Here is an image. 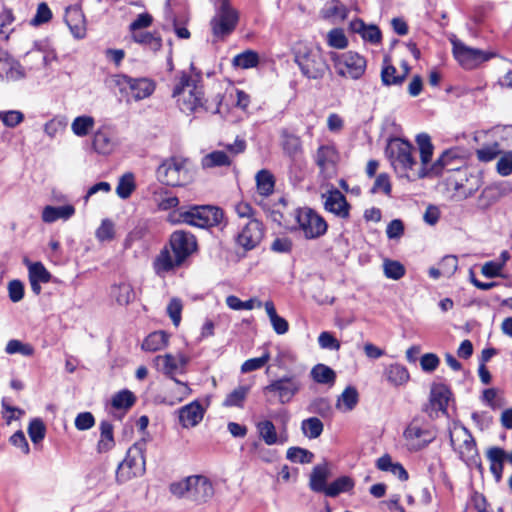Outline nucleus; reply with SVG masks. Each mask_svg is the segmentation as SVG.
<instances>
[{
  "mask_svg": "<svg viewBox=\"0 0 512 512\" xmlns=\"http://www.w3.org/2000/svg\"><path fill=\"white\" fill-rule=\"evenodd\" d=\"M238 19V12L231 7L228 0H223L210 22L215 40H224L229 36L235 30Z\"/></svg>",
  "mask_w": 512,
  "mask_h": 512,
  "instance_id": "11",
  "label": "nucleus"
},
{
  "mask_svg": "<svg viewBox=\"0 0 512 512\" xmlns=\"http://www.w3.org/2000/svg\"><path fill=\"white\" fill-rule=\"evenodd\" d=\"M200 164L204 170L230 167L232 165L231 156L227 155L223 150H214L204 155L201 158Z\"/></svg>",
  "mask_w": 512,
  "mask_h": 512,
  "instance_id": "32",
  "label": "nucleus"
},
{
  "mask_svg": "<svg viewBox=\"0 0 512 512\" xmlns=\"http://www.w3.org/2000/svg\"><path fill=\"white\" fill-rule=\"evenodd\" d=\"M205 409L198 400L181 407L178 410L179 423L183 428H192L197 426L203 419Z\"/></svg>",
  "mask_w": 512,
  "mask_h": 512,
  "instance_id": "20",
  "label": "nucleus"
},
{
  "mask_svg": "<svg viewBox=\"0 0 512 512\" xmlns=\"http://www.w3.org/2000/svg\"><path fill=\"white\" fill-rule=\"evenodd\" d=\"M65 21L75 38L81 39L85 36L84 16L78 8H67Z\"/></svg>",
  "mask_w": 512,
  "mask_h": 512,
  "instance_id": "28",
  "label": "nucleus"
},
{
  "mask_svg": "<svg viewBox=\"0 0 512 512\" xmlns=\"http://www.w3.org/2000/svg\"><path fill=\"white\" fill-rule=\"evenodd\" d=\"M155 90V83L148 78H132L130 79L127 95L133 97L136 101L148 98Z\"/></svg>",
  "mask_w": 512,
  "mask_h": 512,
  "instance_id": "25",
  "label": "nucleus"
},
{
  "mask_svg": "<svg viewBox=\"0 0 512 512\" xmlns=\"http://www.w3.org/2000/svg\"><path fill=\"white\" fill-rule=\"evenodd\" d=\"M506 452L499 447H492L487 451V458L490 461V470L497 482L502 478L503 463Z\"/></svg>",
  "mask_w": 512,
  "mask_h": 512,
  "instance_id": "38",
  "label": "nucleus"
},
{
  "mask_svg": "<svg viewBox=\"0 0 512 512\" xmlns=\"http://www.w3.org/2000/svg\"><path fill=\"white\" fill-rule=\"evenodd\" d=\"M256 429L260 439L266 445L285 444L288 441V433L284 424L280 433H277L274 423L270 420H262L256 423Z\"/></svg>",
  "mask_w": 512,
  "mask_h": 512,
  "instance_id": "19",
  "label": "nucleus"
},
{
  "mask_svg": "<svg viewBox=\"0 0 512 512\" xmlns=\"http://www.w3.org/2000/svg\"><path fill=\"white\" fill-rule=\"evenodd\" d=\"M95 120L92 116L82 115L76 117L71 123L72 132L78 137L87 136L94 128Z\"/></svg>",
  "mask_w": 512,
  "mask_h": 512,
  "instance_id": "47",
  "label": "nucleus"
},
{
  "mask_svg": "<svg viewBox=\"0 0 512 512\" xmlns=\"http://www.w3.org/2000/svg\"><path fill=\"white\" fill-rule=\"evenodd\" d=\"M183 263V261L178 260L176 254L172 255L170 250L165 247L156 256L153 262V268L157 275L163 276Z\"/></svg>",
  "mask_w": 512,
  "mask_h": 512,
  "instance_id": "23",
  "label": "nucleus"
},
{
  "mask_svg": "<svg viewBox=\"0 0 512 512\" xmlns=\"http://www.w3.org/2000/svg\"><path fill=\"white\" fill-rule=\"evenodd\" d=\"M111 295L120 305H128L135 298L133 287L128 283H121L113 286Z\"/></svg>",
  "mask_w": 512,
  "mask_h": 512,
  "instance_id": "49",
  "label": "nucleus"
},
{
  "mask_svg": "<svg viewBox=\"0 0 512 512\" xmlns=\"http://www.w3.org/2000/svg\"><path fill=\"white\" fill-rule=\"evenodd\" d=\"M381 81L385 86L401 85L405 81V75L397 73V69L388 58H385L381 69Z\"/></svg>",
  "mask_w": 512,
  "mask_h": 512,
  "instance_id": "46",
  "label": "nucleus"
},
{
  "mask_svg": "<svg viewBox=\"0 0 512 512\" xmlns=\"http://www.w3.org/2000/svg\"><path fill=\"white\" fill-rule=\"evenodd\" d=\"M99 428L100 439L97 444V450L99 453H105L111 450L115 445L113 425L108 421H102Z\"/></svg>",
  "mask_w": 512,
  "mask_h": 512,
  "instance_id": "44",
  "label": "nucleus"
},
{
  "mask_svg": "<svg viewBox=\"0 0 512 512\" xmlns=\"http://www.w3.org/2000/svg\"><path fill=\"white\" fill-rule=\"evenodd\" d=\"M178 362L175 355L170 353L158 355L153 359L156 369L171 380L177 379L175 375L180 373Z\"/></svg>",
  "mask_w": 512,
  "mask_h": 512,
  "instance_id": "27",
  "label": "nucleus"
},
{
  "mask_svg": "<svg viewBox=\"0 0 512 512\" xmlns=\"http://www.w3.org/2000/svg\"><path fill=\"white\" fill-rule=\"evenodd\" d=\"M46 428L41 419H33L28 427V434L33 443H38L45 437Z\"/></svg>",
  "mask_w": 512,
  "mask_h": 512,
  "instance_id": "63",
  "label": "nucleus"
},
{
  "mask_svg": "<svg viewBox=\"0 0 512 512\" xmlns=\"http://www.w3.org/2000/svg\"><path fill=\"white\" fill-rule=\"evenodd\" d=\"M330 476V469L328 464L325 462L323 464L316 465L309 478V487L312 491L317 493H325L328 485L327 479Z\"/></svg>",
  "mask_w": 512,
  "mask_h": 512,
  "instance_id": "26",
  "label": "nucleus"
},
{
  "mask_svg": "<svg viewBox=\"0 0 512 512\" xmlns=\"http://www.w3.org/2000/svg\"><path fill=\"white\" fill-rule=\"evenodd\" d=\"M238 229L235 236L236 244L246 251L257 247L264 237V225L258 219L238 223Z\"/></svg>",
  "mask_w": 512,
  "mask_h": 512,
  "instance_id": "13",
  "label": "nucleus"
},
{
  "mask_svg": "<svg viewBox=\"0 0 512 512\" xmlns=\"http://www.w3.org/2000/svg\"><path fill=\"white\" fill-rule=\"evenodd\" d=\"M328 46L335 49H345L348 46V39L341 28L330 30L326 36Z\"/></svg>",
  "mask_w": 512,
  "mask_h": 512,
  "instance_id": "53",
  "label": "nucleus"
},
{
  "mask_svg": "<svg viewBox=\"0 0 512 512\" xmlns=\"http://www.w3.org/2000/svg\"><path fill=\"white\" fill-rule=\"evenodd\" d=\"M339 154L333 145H321L315 154V162L325 177L335 173Z\"/></svg>",
  "mask_w": 512,
  "mask_h": 512,
  "instance_id": "18",
  "label": "nucleus"
},
{
  "mask_svg": "<svg viewBox=\"0 0 512 512\" xmlns=\"http://www.w3.org/2000/svg\"><path fill=\"white\" fill-rule=\"evenodd\" d=\"M156 176L166 186L182 187L194 181L195 170L189 159L173 156L165 159L159 165Z\"/></svg>",
  "mask_w": 512,
  "mask_h": 512,
  "instance_id": "5",
  "label": "nucleus"
},
{
  "mask_svg": "<svg viewBox=\"0 0 512 512\" xmlns=\"http://www.w3.org/2000/svg\"><path fill=\"white\" fill-rule=\"evenodd\" d=\"M29 279L48 283L51 275L41 262L32 263L29 265Z\"/></svg>",
  "mask_w": 512,
  "mask_h": 512,
  "instance_id": "62",
  "label": "nucleus"
},
{
  "mask_svg": "<svg viewBox=\"0 0 512 512\" xmlns=\"http://www.w3.org/2000/svg\"><path fill=\"white\" fill-rule=\"evenodd\" d=\"M169 336L164 331L150 333L142 343V349L148 352H157L168 345Z\"/></svg>",
  "mask_w": 512,
  "mask_h": 512,
  "instance_id": "40",
  "label": "nucleus"
},
{
  "mask_svg": "<svg viewBox=\"0 0 512 512\" xmlns=\"http://www.w3.org/2000/svg\"><path fill=\"white\" fill-rule=\"evenodd\" d=\"M172 381L174 385L167 388L165 396L163 398V402L170 406H174L178 403H181L186 398H188L192 393V389L190 388L187 382H182L178 379H174Z\"/></svg>",
  "mask_w": 512,
  "mask_h": 512,
  "instance_id": "24",
  "label": "nucleus"
},
{
  "mask_svg": "<svg viewBox=\"0 0 512 512\" xmlns=\"http://www.w3.org/2000/svg\"><path fill=\"white\" fill-rule=\"evenodd\" d=\"M310 376L318 384L333 386L336 381L335 371L325 364L315 365L310 371Z\"/></svg>",
  "mask_w": 512,
  "mask_h": 512,
  "instance_id": "41",
  "label": "nucleus"
},
{
  "mask_svg": "<svg viewBox=\"0 0 512 512\" xmlns=\"http://www.w3.org/2000/svg\"><path fill=\"white\" fill-rule=\"evenodd\" d=\"M92 146L99 154H110L116 146L112 129L109 126L100 127L94 134Z\"/></svg>",
  "mask_w": 512,
  "mask_h": 512,
  "instance_id": "22",
  "label": "nucleus"
},
{
  "mask_svg": "<svg viewBox=\"0 0 512 512\" xmlns=\"http://www.w3.org/2000/svg\"><path fill=\"white\" fill-rule=\"evenodd\" d=\"M350 29L372 44H378L381 41L380 29L375 25H366L361 19L351 21Z\"/></svg>",
  "mask_w": 512,
  "mask_h": 512,
  "instance_id": "30",
  "label": "nucleus"
},
{
  "mask_svg": "<svg viewBox=\"0 0 512 512\" xmlns=\"http://www.w3.org/2000/svg\"><path fill=\"white\" fill-rule=\"evenodd\" d=\"M270 360V353L266 350L260 357L246 360L241 366L242 373H249L261 369Z\"/></svg>",
  "mask_w": 512,
  "mask_h": 512,
  "instance_id": "61",
  "label": "nucleus"
},
{
  "mask_svg": "<svg viewBox=\"0 0 512 512\" xmlns=\"http://www.w3.org/2000/svg\"><path fill=\"white\" fill-rule=\"evenodd\" d=\"M451 391L443 384L434 385L430 393V405L432 409L447 413Z\"/></svg>",
  "mask_w": 512,
  "mask_h": 512,
  "instance_id": "29",
  "label": "nucleus"
},
{
  "mask_svg": "<svg viewBox=\"0 0 512 512\" xmlns=\"http://www.w3.org/2000/svg\"><path fill=\"white\" fill-rule=\"evenodd\" d=\"M145 446L144 441L136 442L131 446L125 459L118 465L116 480L118 483H125L132 478L142 476L145 472Z\"/></svg>",
  "mask_w": 512,
  "mask_h": 512,
  "instance_id": "6",
  "label": "nucleus"
},
{
  "mask_svg": "<svg viewBox=\"0 0 512 512\" xmlns=\"http://www.w3.org/2000/svg\"><path fill=\"white\" fill-rule=\"evenodd\" d=\"M135 189L134 176L132 173L124 174L118 182L116 192L117 195L122 198H128Z\"/></svg>",
  "mask_w": 512,
  "mask_h": 512,
  "instance_id": "56",
  "label": "nucleus"
},
{
  "mask_svg": "<svg viewBox=\"0 0 512 512\" xmlns=\"http://www.w3.org/2000/svg\"><path fill=\"white\" fill-rule=\"evenodd\" d=\"M37 58H41L43 65L48 66L56 61L57 56L53 50L44 49L39 44H35V47L26 53L25 59L30 61Z\"/></svg>",
  "mask_w": 512,
  "mask_h": 512,
  "instance_id": "52",
  "label": "nucleus"
},
{
  "mask_svg": "<svg viewBox=\"0 0 512 512\" xmlns=\"http://www.w3.org/2000/svg\"><path fill=\"white\" fill-rule=\"evenodd\" d=\"M75 214L73 205L46 206L42 211V220L45 223H53L59 219L68 220Z\"/></svg>",
  "mask_w": 512,
  "mask_h": 512,
  "instance_id": "33",
  "label": "nucleus"
},
{
  "mask_svg": "<svg viewBox=\"0 0 512 512\" xmlns=\"http://www.w3.org/2000/svg\"><path fill=\"white\" fill-rule=\"evenodd\" d=\"M114 223L109 219H104L96 230V238L101 241H111L114 238Z\"/></svg>",
  "mask_w": 512,
  "mask_h": 512,
  "instance_id": "64",
  "label": "nucleus"
},
{
  "mask_svg": "<svg viewBox=\"0 0 512 512\" xmlns=\"http://www.w3.org/2000/svg\"><path fill=\"white\" fill-rule=\"evenodd\" d=\"M349 9L340 0L328 1L321 10L324 19L343 21L347 18Z\"/></svg>",
  "mask_w": 512,
  "mask_h": 512,
  "instance_id": "35",
  "label": "nucleus"
},
{
  "mask_svg": "<svg viewBox=\"0 0 512 512\" xmlns=\"http://www.w3.org/2000/svg\"><path fill=\"white\" fill-rule=\"evenodd\" d=\"M178 222L199 228L220 225L224 218L223 210L216 206H192L188 210L178 212Z\"/></svg>",
  "mask_w": 512,
  "mask_h": 512,
  "instance_id": "7",
  "label": "nucleus"
},
{
  "mask_svg": "<svg viewBox=\"0 0 512 512\" xmlns=\"http://www.w3.org/2000/svg\"><path fill=\"white\" fill-rule=\"evenodd\" d=\"M302 389V382L298 375H284L272 380L263 388L265 395H271L281 404L291 402L295 395Z\"/></svg>",
  "mask_w": 512,
  "mask_h": 512,
  "instance_id": "10",
  "label": "nucleus"
},
{
  "mask_svg": "<svg viewBox=\"0 0 512 512\" xmlns=\"http://www.w3.org/2000/svg\"><path fill=\"white\" fill-rule=\"evenodd\" d=\"M255 180L257 192L261 196L267 197L273 193L275 187V178L270 171L266 169L260 170L256 174Z\"/></svg>",
  "mask_w": 512,
  "mask_h": 512,
  "instance_id": "42",
  "label": "nucleus"
},
{
  "mask_svg": "<svg viewBox=\"0 0 512 512\" xmlns=\"http://www.w3.org/2000/svg\"><path fill=\"white\" fill-rule=\"evenodd\" d=\"M131 38L135 43L152 52H157L162 47V38L156 32H134Z\"/></svg>",
  "mask_w": 512,
  "mask_h": 512,
  "instance_id": "34",
  "label": "nucleus"
},
{
  "mask_svg": "<svg viewBox=\"0 0 512 512\" xmlns=\"http://www.w3.org/2000/svg\"><path fill=\"white\" fill-rule=\"evenodd\" d=\"M281 145L285 154L291 158L302 153L301 138L286 129L281 132Z\"/></svg>",
  "mask_w": 512,
  "mask_h": 512,
  "instance_id": "36",
  "label": "nucleus"
},
{
  "mask_svg": "<svg viewBox=\"0 0 512 512\" xmlns=\"http://www.w3.org/2000/svg\"><path fill=\"white\" fill-rule=\"evenodd\" d=\"M294 60L302 75L308 79H322L329 70L322 50L312 44L296 43L294 46Z\"/></svg>",
  "mask_w": 512,
  "mask_h": 512,
  "instance_id": "4",
  "label": "nucleus"
},
{
  "mask_svg": "<svg viewBox=\"0 0 512 512\" xmlns=\"http://www.w3.org/2000/svg\"><path fill=\"white\" fill-rule=\"evenodd\" d=\"M330 59L336 73L341 77L358 80L366 71L367 61L357 52H332L330 53Z\"/></svg>",
  "mask_w": 512,
  "mask_h": 512,
  "instance_id": "8",
  "label": "nucleus"
},
{
  "mask_svg": "<svg viewBox=\"0 0 512 512\" xmlns=\"http://www.w3.org/2000/svg\"><path fill=\"white\" fill-rule=\"evenodd\" d=\"M376 466L381 471L391 472L401 481H406L408 479V473L403 465L399 462L394 463L388 454L380 457L376 462Z\"/></svg>",
  "mask_w": 512,
  "mask_h": 512,
  "instance_id": "37",
  "label": "nucleus"
},
{
  "mask_svg": "<svg viewBox=\"0 0 512 512\" xmlns=\"http://www.w3.org/2000/svg\"><path fill=\"white\" fill-rule=\"evenodd\" d=\"M264 307L275 333L278 335L287 333L289 324L286 319L277 314L274 303L272 301H266Z\"/></svg>",
  "mask_w": 512,
  "mask_h": 512,
  "instance_id": "43",
  "label": "nucleus"
},
{
  "mask_svg": "<svg viewBox=\"0 0 512 512\" xmlns=\"http://www.w3.org/2000/svg\"><path fill=\"white\" fill-rule=\"evenodd\" d=\"M354 486L351 478L347 476H342L337 478L335 481L330 483L325 491V495L328 497H336L340 493L347 492L351 490Z\"/></svg>",
  "mask_w": 512,
  "mask_h": 512,
  "instance_id": "51",
  "label": "nucleus"
},
{
  "mask_svg": "<svg viewBox=\"0 0 512 512\" xmlns=\"http://www.w3.org/2000/svg\"><path fill=\"white\" fill-rule=\"evenodd\" d=\"M450 443L464 462L472 460L477 455L476 443L463 425L454 423L450 428Z\"/></svg>",
  "mask_w": 512,
  "mask_h": 512,
  "instance_id": "12",
  "label": "nucleus"
},
{
  "mask_svg": "<svg viewBox=\"0 0 512 512\" xmlns=\"http://www.w3.org/2000/svg\"><path fill=\"white\" fill-rule=\"evenodd\" d=\"M324 208L340 218L349 217L350 205L348 204L346 197L337 189L329 191L327 194H323Z\"/></svg>",
  "mask_w": 512,
  "mask_h": 512,
  "instance_id": "21",
  "label": "nucleus"
},
{
  "mask_svg": "<svg viewBox=\"0 0 512 512\" xmlns=\"http://www.w3.org/2000/svg\"><path fill=\"white\" fill-rule=\"evenodd\" d=\"M24 120V114L19 110L0 111V121L8 128H15Z\"/></svg>",
  "mask_w": 512,
  "mask_h": 512,
  "instance_id": "60",
  "label": "nucleus"
},
{
  "mask_svg": "<svg viewBox=\"0 0 512 512\" xmlns=\"http://www.w3.org/2000/svg\"><path fill=\"white\" fill-rule=\"evenodd\" d=\"M287 459L295 463H311L314 459V454L301 447H290L286 454Z\"/></svg>",
  "mask_w": 512,
  "mask_h": 512,
  "instance_id": "54",
  "label": "nucleus"
},
{
  "mask_svg": "<svg viewBox=\"0 0 512 512\" xmlns=\"http://www.w3.org/2000/svg\"><path fill=\"white\" fill-rule=\"evenodd\" d=\"M214 495L212 482L203 475L190 476V489L188 500L197 504H203L209 501Z\"/></svg>",
  "mask_w": 512,
  "mask_h": 512,
  "instance_id": "17",
  "label": "nucleus"
},
{
  "mask_svg": "<svg viewBox=\"0 0 512 512\" xmlns=\"http://www.w3.org/2000/svg\"><path fill=\"white\" fill-rule=\"evenodd\" d=\"M170 246L173 254L178 256V260L185 261L197 249L195 236L183 230H176L170 236Z\"/></svg>",
  "mask_w": 512,
  "mask_h": 512,
  "instance_id": "16",
  "label": "nucleus"
},
{
  "mask_svg": "<svg viewBox=\"0 0 512 512\" xmlns=\"http://www.w3.org/2000/svg\"><path fill=\"white\" fill-rule=\"evenodd\" d=\"M383 268L385 276L389 279L398 280L405 275V268L398 261L385 260Z\"/></svg>",
  "mask_w": 512,
  "mask_h": 512,
  "instance_id": "59",
  "label": "nucleus"
},
{
  "mask_svg": "<svg viewBox=\"0 0 512 512\" xmlns=\"http://www.w3.org/2000/svg\"><path fill=\"white\" fill-rule=\"evenodd\" d=\"M359 401V393L353 386H347L336 401V408L343 412L353 410Z\"/></svg>",
  "mask_w": 512,
  "mask_h": 512,
  "instance_id": "39",
  "label": "nucleus"
},
{
  "mask_svg": "<svg viewBox=\"0 0 512 512\" xmlns=\"http://www.w3.org/2000/svg\"><path fill=\"white\" fill-rule=\"evenodd\" d=\"M135 396L129 390H123L116 393L112 398V406L116 409L127 410L135 403Z\"/></svg>",
  "mask_w": 512,
  "mask_h": 512,
  "instance_id": "55",
  "label": "nucleus"
},
{
  "mask_svg": "<svg viewBox=\"0 0 512 512\" xmlns=\"http://www.w3.org/2000/svg\"><path fill=\"white\" fill-rule=\"evenodd\" d=\"M172 97L184 113L190 114L202 109L205 99L200 77L182 72L176 79Z\"/></svg>",
  "mask_w": 512,
  "mask_h": 512,
  "instance_id": "3",
  "label": "nucleus"
},
{
  "mask_svg": "<svg viewBox=\"0 0 512 512\" xmlns=\"http://www.w3.org/2000/svg\"><path fill=\"white\" fill-rule=\"evenodd\" d=\"M403 437L410 450L419 451L436 438V431L430 422L414 418L404 430Z\"/></svg>",
  "mask_w": 512,
  "mask_h": 512,
  "instance_id": "9",
  "label": "nucleus"
},
{
  "mask_svg": "<svg viewBox=\"0 0 512 512\" xmlns=\"http://www.w3.org/2000/svg\"><path fill=\"white\" fill-rule=\"evenodd\" d=\"M453 54L465 69H473L491 59L494 54L466 46L462 42H453Z\"/></svg>",
  "mask_w": 512,
  "mask_h": 512,
  "instance_id": "15",
  "label": "nucleus"
},
{
  "mask_svg": "<svg viewBox=\"0 0 512 512\" xmlns=\"http://www.w3.org/2000/svg\"><path fill=\"white\" fill-rule=\"evenodd\" d=\"M416 143L420 153V165H418L415 156V148L409 141L398 137L391 138L388 141L385 153L395 173L399 177L409 180L439 175L448 163L449 152L442 153L430 165L434 150L430 136L426 133H420L416 136Z\"/></svg>",
  "mask_w": 512,
  "mask_h": 512,
  "instance_id": "1",
  "label": "nucleus"
},
{
  "mask_svg": "<svg viewBox=\"0 0 512 512\" xmlns=\"http://www.w3.org/2000/svg\"><path fill=\"white\" fill-rule=\"evenodd\" d=\"M249 390L250 388L248 386H238L226 396L223 401V406L242 408Z\"/></svg>",
  "mask_w": 512,
  "mask_h": 512,
  "instance_id": "50",
  "label": "nucleus"
},
{
  "mask_svg": "<svg viewBox=\"0 0 512 512\" xmlns=\"http://www.w3.org/2000/svg\"><path fill=\"white\" fill-rule=\"evenodd\" d=\"M277 210H274L275 215H279V218H275L281 224L290 226L292 229L300 230L306 239H316L324 235L327 231L328 225L324 218L317 214L310 208H297L290 213L287 211V201L284 197L279 199Z\"/></svg>",
  "mask_w": 512,
  "mask_h": 512,
  "instance_id": "2",
  "label": "nucleus"
},
{
  "mask_svg": "<svg viewBox=\"0 0 512 512\" xmlns=\"http://www.w3.org/2000/svg\"><path fill=\"white\" fill-rule=\"evenodd\" d=\"M5 352L10 355L19 353L24 356H32L34 354V347L31 344L12 339L8 341Z\"/></svg>",
  "mask_w": 512,
  "mask_h": 512,
  "instance_id": "57",
  "label": "nucleus"
},
{
  "mask_svg": "<svg viewBox=\"0 0 512 512\" xmlns=\"http://www.w3.org/2000/svg\"><path fill=\"white\" fill-rule=\"evenodd\" d=\"M482 176L478 171L468 169L459 171L451 181L455 190V196L459 199L471 197L482 186Z\"/></svg>",
  "mask_w": 512,
  "mask_h": 512,
  "instance_id": "14",
  "label": "nucleus"
},
{
  "mask_svg": "<svg viewBox=\"0 0 512 512\" xmlns=\"http://www.w3.org/2000/svg\"><path fill=\"white\" fill-rule=\"evenodd\" d=\"M324 430L322 421L317 417H309L301 422V431L309 439L318 438Z\"/></svg>",
  "mask_w": 512,
  "mask_h": 512,
  "instance_id": "48",
  "label": "nucleus"
},
{
  "mask_svg": "<svg viewBox=\"0 0 512 512\" xmlns=\"http://www.w3.org/2000/svg\"><path fill=\"white\" fill-rule=\"evenodd\" d=\"M219 145L223 147V151H225L227 155L231 156L232 164L234 163V159L244 153L247 148L246 140L239 136H237L231 144L220 143Z\"/></svg>",
  "mask_w": 512,
  "mask_h": 512,
  "instance_id": "58",
  "label": "nucleus"
},
{
  "mask_svg": "<svg viewBox=\"0 0 512 512\" xmlns=\"http://www.w3.org/2000/svg\"><path fill=\"white\" fill-rule=\"evenodd\" d=\"M260 62L259 54L251 49L235 55L232 59V65L240 69H251L258 66Z\"/></svg>",
  "mask_w": 512,
  "mask_h": 512,
  "instance_id": "45",
  "label": "nucleus"
},
{
  "mask_svg": "<svg viewBox=\"0 0 512 512\" xmlns=\"http://www.w3.org/2000/svg\"><path fill=\"white\" fill-rule=\"evenodd\" d=\"M384 376L393 386H403L410 380V374L407 368L401 364L393 363L385 367Z\"/></svg>",
  "mask_w": 512,
  "mask_h": 512,
  "instance_id": "31",
  "label": "nucleus"
}]
</instances>
